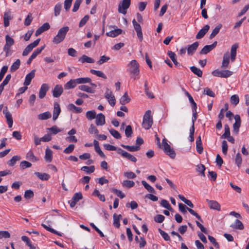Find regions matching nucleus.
Wrapping results in <instances>:
<instances>
[{
  "label": "nucleus",
  "mask_w": 249,
  "mask_h": 249,
  "mask_svg": "<svg viewBox=\"0 0 249 249\" xmlns=\"http://www.w3.org/2000/svg\"><path fill=\"white\" fill-rule=\"evenodd\" d=\"M127 71L130 73L131 77L133 79L139 78V65L136 60H133L129 63L128 65Z\"/></svg>",
  "instance_id": "f257e3e1"
},
{
  "label": "nucleus",
  "mask_w": 249,
  "mask_h": 249,
  "mask_svg": "<svg viewBox=\"0 0 249 249\" xmlns=\"http://www.w3.org/2000/svg\"><path fill=\"white\" fill-rule=\"evenodd\" d=\"M69 30L68 26H64L58 31L57 35L53 38V42L55 44L62 42L65 38L66 35Z\"/></svg>",
  "instance_id": "f03ea898"
},
{
  "label": "nucleus",
  "mask_w": 249,
  "mask_h": 249,
  "mask_svg": "<svg viewBox=\"0 0 249 249\" xmlns=\"http://www.w3.org/2000/svg\"><path fill=\"white\" fill-rule=\"evenodd\" d=\"M168 141L166 139L164 138L162 141V148L164 152L171 159H174L176 157V154L173 148L168 143Z\"/></svg>",
  "instance_id": "7ed1b4c3"
},
{
  "label": "nucleus",
  "mask_w": 249,
  "mask_h": 249,
  "mask_svg": "<svg viewBox=\"0 0 249 249\" xmlns=\"http://www.w3.org/2000/svg\"><path fill=\"white\" fill-rule=\"evenodd\" d=\"M152 124L153 119L151 116V111L150 110H148L143 116L142 126L144 129L148 130L151 128Z\"/></svg>",
  "instance_id": "20e7f679"
},
{
  "label": "nucleus",
  "mask_w": 249,
  "mask_h": 249,
  "mask_svg": "<svg viewBox=\"0 0 249 249\" xmlns=\"http://www.w3.org/2000/svg\"><path fill=\"white\" fill-rule=\"evenodd\" d=\"M15 43L14 39L9 35L5 36V44L3 47V51L5 53V56H8L11 54L10 48Z\"/></svg>",
  "instance_id": "39448f33"
},
{
  "label": "nucleus",
  "mask_w": 249,
  "mask_h": 249,
  "mask_svg": "<svg viewBox=\"0 0 249 249\" xmlns=\"http://www.w3.org/2000/svg\"><path fill=\"white\" fill-rule=\"evenodd\" d=\"M232 71L228 70L220 71L218 69L213 71L212 74L213 76L221 78H228L232 74Z\"/></svg>",
  "instance_id": "423d86ee"
},
{
  "label": "nucleus",
  "mask_w": 249,
  "mask_h": 249,
  "mask_svg": "<svg viewBox=\"0 0 249 249\" xmlns=\"http://www.w3.org/2000/svg\"><path fill=\"white\" fill-rule=\"evenodd\" d=\"M40 39H37L34 41L33 43L30 44L28 45L25 49L24 50L22 53V55L23 56H26L36 46L38 45L40 42Z\"/></svg>",
  "instance_id": "0eeeda50"
},
{
  "label": "nucleus",
  "mask_w": 249,
  "mask_h": 249,
  "mask_svg": "<svg viewBox=\"0 0 249 249\" xmlns=\"http://www.w3.org/2000/svg\"><path fill=\"white\" fill-rule=\"evenodd\" d=\"M134 28L137 33V35L140 41H142L143 39L142 33V28L140 25L137 23L136 20L134 19L132 21Z\"/></svg>",
  "instance_id": "6e6552de"
},
{
  "label": "nucleus",
  "mask_w": 249,
  "mask_h": 249,
  "mask_svg": "<svg viewBox=\"0 0 249 249\" xmlns=\"http://www.w3.org/2000/svg\"><path fill=\"white\" fill-rule=\"evenodd\" d=\"M82 195L81 193H75L72 199L69 201V203L71 207L72 208L74 207L76 204L82 198Z\"/></svg>",
  "instance_id": "1a4fd4ad"
},
{
  "label": "nucleus",
  "mask_w": 249,
  "mask_h": 249,
  "mask_svg": "<svg viewBox=\"0 0 249 249\" xmlns=\"http://www.w3.org/2000/svg\"><path fill=\"white\" fill-rule=\"evenodd\" d=\"M105 97L107 99L109 104L111 106H114L115 104V99L112 92L108 89H107L105 93Z\"/></svg>",
  "instance_id": "9d476101"
},
{
  "label": "nucleus",
  "mask_w": 249,
  "mask_h": 249,
  "mask_svg": "<svg viewBox=\"0 0 249 249\" xmlns=\"http://www.w3.org/2000/svg\"><path fill=\"white\" fill-rule=\"evenodd\" d=\"M3 113L6 119L7 123L9 127H12L13 123V118L11 114L8 110L7 107H5V108L3 110Z\"/></svg>",
  "instance_id": "9b49d317"
},
{
  "label": "nucleus",
  "mask_w": 249,
  "mask_h": 249,
  "mask_svg": "<svg viewBox=\"0 0 249 249\" xmlns=\"http://www.w3.org/2000/svg\"><path fill=\"white\" fill-rule=\"evenodd\" d=\"M234 119L235 122L233 124V131L236 133H238L241 124L240 116L237 114L235 115L234 116Z\"/></svg>",
  "instance_id": "f8f14e48"
},
{
  "label": "nucleus",
  "mask_w": 249,
  "mask_h": 249,
  "mask_svg": "<svg viewBox=\"0 0 249 249\" xmlns=\"http://www.w3.org/2000/svg\"><path fill=\"white\" fill-rule=\"evenodd\" d=\"M63 89L60 85H56L53 90V94L54 97H59L63 93Z\"/></svg>",
  "instance_id": "ddd939ff"
},
{
  "label": "nucleus",
  "mask_w": 249,
  "mask_h": 249,
  "mask_svg": "<svg viewBox=\"0 0 249 249\" xmlns=\"http://www.w3.org/2000/svg\"><path fill=\"white\" fill-rule=\"evenodd\" d=\"M230 54L229 52H226L224 54L223 60L221 65V68L226 69L229 67L230 63Z\"/></svg>",
  "instance_id": "4468645a"
},
{
  "label": "nucleus",
  "mask_w": 249,
  "mask_h": 249,
  "mask_svg": "<svg viewBox=\"0 0 249 249\" xmlns=\"http://www.w3.org/2000/svg\"><path fill=\"white\" fill-rule=\"evenodd\" d=\"M76 79H71L67 82L64 86L65 89H70L74 88L77 85Z\"/></svg>",
  "instance_id": "2eb2a0df"
},
{
  "label": "nucleus",
  "mask_w": 249,
  "mask_h": 249,
  "mask_svg": "<svg viewBox=\"0 0 249 249\" xmlns=\"http://www.w3.org/2000/svg\"><path fill=\"white\" fill-rule=\"evenodd\" d=\"M210 29V26L209 25H206L201 29H200L197 35H196V39L202 38L207 33Z\"/></svg>",
  "instance_id": "dca6fc26"
},
{
  "label": "nucleus",
  "mask_w": 249,
  "mask_h": 249,
  "mask_svg": "<svg viewBox=\"0 0 249 249\" xmlns=\"http://www.w3.org/2000/svg\"><path fill=\"white\" fill-rule=\"evenodd\" d=\"M199 45L198 42H195L189 45L187 48V53L189 55H193L197 50Z\"/></svg>",
  "instance_id": "f3484780"
},
{
  "label": "nucleus",
  "mask_w": 249,
  "mask_h": 249,
  "mask_svg": "<svg viewBox=\"0 0 249 249\" xmlns=\"http://www.w3.org/2000/svg\"><path fill=\"white\" fill-rule=\"evenodd\" d=\"M49 88V87L47 84L44 83L41 85L39 91V97L40 98L42 99L45 96Z\"/></svg>",
  "instance_id": "a211bd4d"
},
{
  "label": "nucleus",
  "mask_w": 249,
  "mask_h": 249,
  "mask_svg": "<svg viewBox=\"0 0 249 249\" xmlns=\"http://www.w3.org/2000/svg\"><path fill=\"white\" fill-rule=\"evenodd\" d=\"M35 76V70H32L30 73L27 74L25 77L24 85L26 86L30 84L32 80Z\"/></svg>",
  "instance_id": "6ab92c4d"
},
{
  "label": "nucleus",
  "mask_w": 249,
  "mask_h": 249,
  "mask_svg": "<svg viewBox=\"0 0 249 249\" xmlns=\"http://www.w3.org/2000/svg\"><path fill=\"white\" fill-rule=\"evenodd\" d=\"M208 203L209 207L211 209H214L217 211L220 210V205L215 200H210L209 199L206 200Z\"/></svg>",
  "instance_id": "aec40b11"
},
{
  "label": "nucleus",
  "mask_w": 249,
  "mask_h": 249,
  "mask_svg": "<svg viewBox=\"0 0 249 249\" xmlns=\"http://www.w3.org/2000/svg\"><path fill=\"white\" fill-rule=\"evenodd\" d=\"M60 111L61 109L59 105L57 103H54L53 117V119L54 121L56 120L57 119L60 113Z\"/></svg>",
  "instance_id": "412c9836"
},
{
  "label": "nucleus",
  "mask_w": 249,
  "mask_h": 249,
  "mask_svg": "<svg viewBox=\"0 0 249 249\" xmlns=\"http://www.w3.org/2000/svg\"><path fill=\"white\" fill-rule=\"evenodd\" d=\"M78 89L80 90L87 92L89 93H94L95 89L86 85H81L78 87Z\"/></svg>",
  "instance_id": "4be33fe9"
},
{
  "label": "nucleus",
  "mask_w": 249,
  "mask_h": 249,
  "mask_svg": "<svg viewBox=\"0 0 249 249\" xmlns=\"http://www.w3.org/2000/svg\"><path fill=\"white\" fill-rule=\"evenodd\" d=\"M105 117L102 113H99L96 118V124L97 125H103L105 124Z\"/></svg>",
  "instance_id": "5701e85b"
},
{
  "label": "nucleus",
  "mask_w": 249,
  "mask_h": 249,
  "mask_svg": "<svg viewBox=\"0 0 249 249\" xmlns=\"http://www.w3.org/2000/svg\"><path fill=\"white\" fill-rule=\"evenodd\" d=\"M122 32V30L120 29H115L110 31L106 33V35L111 37H115L120 35Z\"/></svg>",
  "instance_id": "b1692460"
},
{
  "label": "nucleus",
  "mask_w": 249,
  "mask_h": 249,
  "mask_svg": "<svg viewBox=\"0 0 249 249\" xmlns=\"http://www.w3.org/2000/svg\"><path fill=\"white\" fill-rule=\"evenodd\" d=\"M238 47V45L236 43L233 44L231 50V59L232 62H233L236 58V51Z\"/></svg>",
  "instance_id": "393cba45"
},
{
  "label": "nucleus",
  "mask_w": 249,
  "mask_h": 249,
  "mask_svg": "<svg viewBox=\"0 0 249 249\" xmlns=\"http://www.w3.org/2000/svg\"><path fill=\"white\" fill-rule=\"evenodd\" d=\"M231 227L234 229L240 230H242L244 228L243 224L238 219H236L234 223L231 225Z\"/></svg>",
  "instance_id": "a878e982"
},
{
  "label": "nucleus",
  "mask_w": 249,
  "mask_h": 249,
  "mask_svg": "<svg viewBox=\"0 0 249 249\" xmlns=\"http://www.w3.org/2000/svg\"><path fill=\"white\" fill-rule=\"evenodd\" d=\"M12 19L11 15V12L8 11L4 13V25L5 27H7L9 25V21Z\"/></svg>",
  "instance_id": "bb28decb"
},
{
  "label": "nucleus",
  "mask_w": 249,
  "mask_h": 249,
  "mask_svg": "<svg viewBox=\"0 0 249 249\" xmlns=\"http://www.w3.org/2000/svg\"><path fill=\"white\" fill-rule=\"evenodd\" d=\"M79 61L82 63H93L95 62L94 60L86 55H83L79 58Z\"/></svg>",
  "instance_id": "cd10ccee"
},
{
  "label": "nucleus",
  "mask_w": 249,
  "mask_h": 249,
  "mask_svg": "<svg viewBox=\"0 0 249 249\" xmlns=\"http://www.w3.org/2000/svg\"><path fill=\"white\" fill-rule=\"evenodd\" d=\"M62 4L61 3H56L54 7L53 11H54V16L55 17H58L62 10Z\"/></svg>",
  "instance_id": "c85d7f7f"
},
{
  "label": "nucleus",
  "mask_w": 249,
  "mask_h": 249,
  "mask_svg": "<svg viewBox=\"0 0 249 249\" xmlns=\"http://www.w3.org/2000/svg\"><path fill=\"white\" fill-rule=\"evenodd\" d=\"M26 159L32 162L37 161L39 160L38 158L36 157L33 152L32 150H30L26 154Z\"/></svg>",
  "instance_id": "c756f323"
},
{
  "label": "nucleus",
  "mask_w": 249,
  "mask_h": 249,
  "mask_svg": "<svg viewBox=\"0 0 249 249\" xmlns=\"http://www.w3.org/2000/svg\"><path fill=\"white\" fill-rule=\"evenodd\" d=\"M53 152L49 148H47L45 150V159L49 162H50L52 160Z\"/></svg>",
  "instance_id": "7c9ffc66"
},
{
  "label": "nucleus",
  "mask_w": 249,
  "mask_h": 249,
  "mask_svg": "<svg viewBox=\"0 0 249 249\" xmlns=\"http://www.w3.org/2000/svg\"><path fill=\"white\" fill-rule=\"evenodd\" d=\"M94 145L95 147V151L98 153V154L102 157L105 158V155L104 153L102 151L99 145V142L97 141L94 140L93 141Z\"/></svg>",
  "instance_id": "2f4dec72"
},
{
  "label": "nucleus",
  "mask_w": 249,
  "mask_h": 249,
  "mask_svg": "<svg viewBox=\"0 0 249 249\" xmlns=\"http://www.w3.org/2000/svg\"><path fill=\"white\" fill-rule=\"evenodd\" d=\"M222 27L221 24H219L216 26L215 28L213 30L212 33L210 34L209 38L210 39L213 38L219 32L220 30Z\"/></svg>",
  "instance_id": "473e14b6"
},
{
  "label": "nucleus",
  "mask_w": 249,
  "mask_h": 249,
  "mask_svg": "<svg viewBox=\"0 0 249 249\" xmlns=\"http://www.w3.org/2000/svg\"><path fill=\"white\" fill-rule=\"evenodd\" d=\"M167 54L176 66H178L180 65L176 58V54L175 53L171 51H169L167 53Z\"/></svg>",
  "instance_id": "72a5a7b5"
},
{
  "label": "nucleus",
  "mask_w": 249,
  "mask_h": 249,
  "mask_svg": "<svg viewBox=\"0 0 249 249\" xmlns=\"http://www.w3.org/2000/svg\"><path fill=\"white\" fill-rule=\"evenodd\" d=\"M35 174L42 180H48L50 178V175L47 173L35 172Z\"/></svg>",
  "instance_id": "f704fd0d"
},
{
  "label": "nucleus",
  "mask_w": 249,
  "mask_h": 249,
  "mask_svg": "<svg viewBox=\"0 0 249 249\" xmlns=\"http://www.w3.org/2000/svg\"><path fill=\"white\" fill-rule=\"evenodd\" d=\"M51 117V113L49 111H46L44 113L39 114L37 117L39 120H45Z\"/></svg>",
  "instance_id": "c9c22d12"
},
{
  "label": "nucleus",
  "mask_w": 249,
  "mask_h": 249,
  "mask_svg": "<svg viewBox=\"0 0 249 249\" xmlns=\"http://www.w3.org/2000/svg\"><path fill=\"white\" fill-rule=\"evenodd\" d=\"M191 71L198 77H201L202 76V71L199 68L195 66H191L190 67Z\"/></svg>",
  "instance_id": "e433bc0d"
},
{
  "label": "nucleus",
  "mask_w": 249,
  "mask_h": 249,
  "mask_svg": "<svg viewBox=\"0 0 249 249\" xmlns=\"http://www.w3.org/2000/svg\"><path fill=\"white\" fill-rule=\"evenodd\" d=\"M142 184L149 193L153 194L156 193V191L154 188L150 186L149 184H148L145 180H142Z\"/></svg>",
  "instance_id": "4c0bfd02"
},
{
  "label": "nucleus",
  "mask_w": 249,
  "mask_h": 249,
  "mask_svg": "<svg viewBox=\"0 0 249 249\" xmlns=\"http://www.w3.org/2000/svg\"><path fill=\"white\" fill-rule=\"evenodd\" d=\"M68 108L69 110L73 111V112L77 113H81L82 111V109L81 107H77L72 104H69L68 106Z\"/></svg>",
  "instance_id": "58836bf2"
},
{
  "label": "nucleus",
  "mask_w": 249,
  "mask_h": 249,
  "mask_svg": "<svg viewBox=\"0 0 249 249\" xmlns=\"http://www.w3.org/2000/svg\"><path fill=\"white\" fill-rule=\"evenodd\" d=\"M76 79L78 84H84L91 82V79L89 77H80Z\"/></svg>",
  "instance_id": "ea45409f"
},
{
  "label": "nucleus",
  "mask_w": 249,
  "mask_h": 249,
  "mask_svg": "<svg viewBox=\"0 0 249 249\" xmlns=\"http://www.w3.org/2000/svg\"><path fill=\"white\" fill-rule=\"evenodd\" d=\"M20 65V61L19 59H17L10 67V71L14 72L18 70Z\"/></svg>",
  "instance_id": "a19ab883"
},
{
  "label": "nucleus",
  "mask_w": 249,
  "mask_h": 249,
  "mask_svg": "<svg viewBox=\"0 0 249 249\" xmlns=\"http://www.w3.org/2000/svg\"><path fill=\"white\" fill-rule=\"evenodd\" d=\"M90 72L92 74H95L98 77H102L104 79H107V76L102 71H96L94 70H90Z\"/></svg>",
  "instance_id": "79ce46f5"
},
{
  "label": "nucleus",
  "mask_w": 249,
  "mask_h": 249,
  "mask_svg": "<svg viewBox=\"0 0 249 249\" xmlns=\"http://www.w3.org/2000/svg\"><path fill=\"white\" fill-rule=\"evenodd\" d=\"M81 170L87 174H90L93 173L95 170L94 166H84L81 168Z\"/></svg>",
  "instance_id": "37998d69"
},
{
  "label": "nucleus",
  "mask_w": 249,
  "mask_h": 249,
  "mask_svg": "<svg viewBox=\"0 0 249 249\" xmlns=\"http://www.w3.org/2000/svg\"><path fill=\"white\" fill-rule=\"evenodd\" d=\"M122 217L121 215H117L116 214H114L113 215V224L114 226L117 227L119 228L120 226V219Z\"/></svg>",
  "instance_id": "c03bdc74"
},
{
  "label": "nucleus",
  "mask_w": 249,
  "mask_h": 249,
  "mask_svg": "<svg viewBox=\"0 0 249 249\" xmlns=\"http://www.w3.org/2000/svg\"><path fill=\"white\" fill-rule=\"evenodd\" d=\"M20 160V157L18 156H14L11 159L8 161V164L11 166H14L16 162Z\"/></svg>",
  "instance_id": "a18cd8bd"
},
{
  "label": "nucleus",
  "mask_w": 249,
  "mask_h": 249,
  "mask_svg": "<svg viewBox=\"0 0 249 249\" xmlns=\"http://www.w3.org/2000/svg\"><path fill=\"white\" fill-rule=\"evenodd\" d=\"M212 50L213 49L210 45H206L202 48L199 53L200 54H206L211 52Z\"/></svg>",
  "instance_id": "49530a36"
},
{
  "label": "nucleus",
  "mask_w": 249,
  "mask_h": 249,
  "mask_svg": "<svg viewBox=\"0 0 249 249\" xmlns=\"http://www.w3.org/2000/svg\"><path fill=\"white\" fill-rule=\"evenodd\" d=\"M185 94L188 97V99L191 104L192 108H194V109H195V108H196L197 107L196 104L194 101L192 96L187 91H186Z\"/></svg>",
  "instance_id": "de8ad7c7"
},
{
  "label": "nucleus",
  "mask_w": 249,
  "mask_h": 249,
  "mask_svg": "<svg viewBox=\"0 0 249 249\" xmlns=\"http://www.w3.org/2000/svg\"><path fill=\"white\" fill-rule=\"evenodd\" d=\"M205 167L203 164H200L196 166V171L199 172L203 177H205Z\"/></svg>",
  "instance_id": "09e8293b"
},
{
  "label": "nucleus",
  "mask_w": 249,
  "mask_h": 249,
  "mask_svg": "<svg viewBox=\"0 0 249 249\" xmlns=\"http://www.w3.org/2000/svg\"><path fill=\"white\" fill-rule=\"evenodd\" d=\"M108 131L114 138L118 139L121 137L120 134L119 133V132H118L116 130L112 129V128H111V129L108 128Z\"/></svg>",
  "instance_id": "8fccbe9b"
},
{
  "label": "nucleus",
  "mask_w": 249,
  "mask_h": 249,
  "mask_svg": "<svg viewBox=\"0 0 249 249\" xmlns=\"http://www.w3.org/2000/svg\"><path fill=\"white\" fill-rule=\"evenodd\" d=\"M44 48L45 46H43L40 48H38L35 50L31 55L32 58L35 59L36 57V56L42 51Z\"/></svg>",
  "instance_id": "3c124183"
},
{
  "label": "nucleus",
  "mask_w": 249,
  "mask_h": 249,
  "mask_svg": "<svg viewBox=\"0 0 249 249\" xmlns=\"http://www.w3.org/2000/svg\"><path fill=\"white\" fill-rule=\"evenodd\" d=\"M224 129L225 132L221 137L222 139H226L228 136L230 135V129L228 124L224 125Z\"/></svg>",
  "instance_id": "603ef678"
},
{
  "label": "nucleus",
  "mask_w": 249,
  "mask_h": 249,
  "mask_svg": "<svg viewBox=\"0 0 249 249\" xmlns=\"http://www.w3.org/2000/svg\"><path fill=\"white\" fill-rule=\"evenodd\" d=\"M86 117L89 120H92L96 117V112L94 110H90L86 112Z\"/></svg>",
  "instance_id": "864d4df0"
},
{
  "label": "nucleus",
  "mask_w": 249,
  "mask_h": 249,
  "mask_svg": "<svg viewBox=\"0 0 249 249\" xmlns=\"http://www.w3.org/2000/svg\"><path fill=\"white\" fill-rule=\"evenodd\" d=\"M41 226L44 228L47 231L52 232V233H54V234H56L57 235H61L60 233H59L58 231H55V230L50 228L49 226L46 225V224H41Z\"/></svg>",
  "instance_id": "5fc2aeb1"
},
{
  "label": "nucleus",
  "mask_w": 249,
  "mask_h": 249,
  "mask_svg": "<svg viewBox=\"0 0 249 249\" xmlns=\"http://www.w3.org/2000/svg\"><path fill=\"white\" fill-rule=\"evenodd\" d=\"M48 129L51 131L52 133L54 135L56 134L63 130L62 129L58 128L56 125H54L52 127L48 128Z\"/></svg>",
  "instance_id": "6e6d98bb"
},
{
  "label": "nucleus",
  "mask_w": 249,
  "mask_h": 249,
  "mask_svg": "<svg viewBox=\"0 0 249 249\" xmlns=\"http://www.w3.org/2000/svg\"><path fill=\"white\" fill-rule=\"evenodd\" d=\"M133 130L131 126L128 125L125 127V136L129 138L132 136Z\"/></svg>",
  "instance_id": "4d7b16f0"
},
{
  "label": "nucleus",
  "mask_w": 249,
  "mask_h": 249,
  "mask_svg": "<svg viewBox=\"0 0 249 249\" xmlns=\"http://www.w3.org/2000/svg\"><path fill=\"white\" fill-rule=\"evenodd\" d=\"M160 204L162 206L168 209V210L171 211L172 210V207H171L168 201L166 200L162 199L161 201Z\"/></svg>",
  "instance_id": "13d9d810"
},
{
  "label": "nucleus",
  "mask_w": 249,
  "mask_h": 249,
  "mask_svg": "<svg viewBox=\"0 0 249 249\" xmlns=\"http://www.w3.org/2000/svg\"><path fill=\"white\" fill-rule=\"evenodd\" d=\"M82 0H75L74 3L73 5V7L72 8V11L73 12H75L78 10Z\"/></svg>",
  "instance_id": "bf43d9fd"
},
{
  "label": "nucleus",
  "mask_w": 249,
  "mask_h": 249,
  "mask_svg": "<svg viewBox=\"0 0 249 249\" xmlns=\"http://www.w3.org/2000/svg\"><path fill=\"white\" fill-rule=\"evenodd\" d=\"M125 149L130 152L137 151L140 149V146L139 145H138V146L125 145Z\"/></svg>",
  "instance_id": "052dcab7"
},
{
  "label": "nucleus",
  "mask_w": 249,
  "mask_h": 249,
  "mask_svg": "<svg viewBox=\"0 0 249 249\" xmlns=\"http://www.w3.org/2000/svg\"><path fill=\"white\" fill-rule=\"evenodd\" d=\"M231 101L232 104L237 105L239 102V97L237 95H233L231 97Z\"/></svg>",
  "instance_id": "680f3d73"
},
{
  "label": "nucleus",
  "mask_w": 249,
  "mask_h": 249,
  "mask_svg": "<svg viewBox=\"0 0 249 249\" xmlns=\"http://www.w3.org/2000/svg\"><path fill=\"white\" fill-rule=\"evenodd\" d=\"M32 20L33 18L32 14L29 13L25 19L24 25L27 26L30 25L32 22Z\"/></svg>",
  "instance_id": "e2e57ef3"
},
{
  "label": "nucleus",
  "mask_w": 249,
  "mask_h": 249,
  "mask_svg": "<svg viewBox=\"0 0 249 249\" xmlns=\"http://www.w3.org/2000/svg\"><path fill=\"white\" fill-rule=\"evenodd\" d=\"M32 164L26 160H23L21 162L20 164V166L22 169H24L26 168H29L31 167Z\"/></svg>",
  "instance_id": "0e129e2a"
},
{
  "label": "nucleus",
  "mask_w": 249,
  "mask_h": 249,
  "mask_svg": "<svg viewBox=\"0 0 249 249\" xmlns=\"http://www.w3.org/2000/svg\"><path fill=\"white\" fill-rule=\"evenodd\" d=\"M235 161L238 167H239L242 163V161L241 155L239 153H238L236 154Z\"/></svg>",
  "instance_id": "69168bd1"
},
{
  "label": "nucleus",
  "mask_w": 249,
  "mask_h": 249,
  "mask_svg": "<svg viewBox=\"0 0 249 249\" xmlns=\"http://www.w3.org/2000/svg\"><path fill=\"white\" fill-rule=\"evenodd\" d=\"M74 145L73 144H70L67 148L64 150V152L66 154H70L74 150Z\"/></svg>",
  "instance_id": "338daca9"
},
{
  "label": "nucleus",
  "mask_w": 249,
  "mask_h": 249,
  "mask_svg": "<svg viewBox=\"0 0 249 249\" xmlns=\"http://www.w3.org/2000/svg\"><path fill=\"white\" fill-rule=\"evenodd\" d=\"M34 195V192L32 190H28L25 192L24 197L26 199H29L33 197Z\"/></svg>",
  "instance_id": "774afa93"
}]
</instances>
